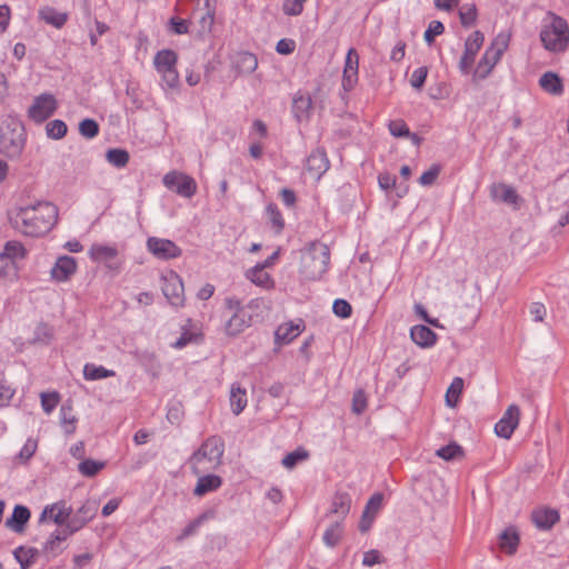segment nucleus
I'll return each mask as SVG.
<instances>
[{"mask_svg":"<svg viewBox=\"0 0 569 569\" xmlns=\"http://www.w3.org/2000/svg\"><path fill=\"white\" fill-rule=\"evenodd\" d=\"M333 313L342 319L349 318L352 313L351 305L345 299H336L332 306Z\"/></svg>","mask_w":569,"mask_h":569,"instance_id":"obj_57","label":"nucleus"},{"mask_svg":"<svg viewBox=\"0 0 569 569\" xmlns=\"http://www.w3.org/2000/svg\"><path fill=\"white\" fill-rule=\"evenodd\" d=\"M206 515H200L198 516L196 519H193L192 521H190L181 531V533L177 537V541H182L184 539H187L188 537H191L193 535L197 533L198 529L200 528V526L202 525V522L204 521L206 519Z\"/></svg>","mask_w":569,"mask_h":569,"instance_id":"obj_49","label":"nucleus"},{"mask_svg":"<svg viewBox=\"0 0 569 569\" xmlns=\"http://www.w3.org/2000/svg\"><path fill=\"white\" fill-rule=\"evenodd\" d=\"M299 274L305 281H317L327 272L330 263V249L327 244L315 240L299 250Z\"/></svg>","mask_w":569,"mask_h":569,"instance_id":"obj_2","label":"nucleus"},{"mask_svg":"<svg viewBox=\"0 0 569 569\" xmlns=\"http://www.w3.org/2000/svg\"><path fill=\"white\" fill-rule=\"evenodd\" d=\"M46 132L49 138L59 140V139H62L67 134L68 127L64 121L54 119L47 123Z\"/></svg>","mask_w":569,"mask_h":569,"instance_id":"obj_45","label":"nucleus"},{"mask_svg":"<svg viewBox=\"0 0 569 569\" xmlns=\"http://www.w3.org/2000/svg\"><path fill=\"white\" fill-rule=\"evenodd\" d=\"M39 18L43 20L46 23L60 29L68 21V13L60 12L53 7H44L39 10Z\"/></svg>","mask_w":569,"mask_h":569,"instance_id":"obj_30","label":"nucleus"},{"mask_svg":"<svg viewBox=\"0 0 569 569\" xmlns=\"http://www.w3.org/2000/svg\"><path fill=\"white\" fill-rule=\"evenodd\" d=\"M11 226L24 236L38 238L47 234L58 221V208L48 201L19 206L9 213Z\"/></svg>","mask_w":569,"mask_h":569,"instance_id":"obj_1","label":"nucleus"},{"mask_svg":"<svg viewBox=\"0 0 569 569\" xmlns=\"http://www.w3.org/2000/svg\"><path fill=\"white\" fill-rule=\"evenodd\" d=\"M490 196L493 200H498L509 204H517L519 196L516 189L506 183H496L490 188Z\"/></svg>","mask_w":569,"mask_h":569,"instance_id":"obj_29","label":"nucleus"},{"mask_svg":"<svg viewBox=\"0 0 569 569\" xmlns=\"http://www.w3.org/2000/svg\"><path fill=\"white\" fill-rule=\"evenodd\" d=\"M309 452L303 448H298L292 452L286 455L281 461L282 466L287 469L295 468L299 462L307 460Z\"/></svg>","mask_w":569,"mask_h":569,"instance_id":"obj_44","label":"nucleus"},{"mask_svg":"<svg viewBox=\"0 0 569 569\" xmlns=\"http://www.w3.org/2000/svg\"><path fill=\"white\" fill-rule=\"evenodd\" d=\"M367 408V397L363 390H357L352 397V411L361 415Z\"/></svg>","mask_w":569,"mask_h":569,"instance_id":"obj_62","label":"nucleus"},{"mask_svg":"<svg viewBox=\"0 0 569 569\" xmlns=\"http://www.w3.org/2000/svg\"><path fill=\"white\" fill-rule=\"evenodd\" d=\"M31 512L28 507L22 505L14 506L12 513L6 519L4 526L17 532L22 533L26 530V526L30 520Z\"/></svg>","mask_w":569,"mask_h":569,"instance_id":"obj_19","label":"nucleus"},{"mask_svg":"<svg viewBox=\"0 0 569 569\" xmlns=\"http://www.w3.org/2000/svg\"><path fill=\"white\" fill-rule=\"evenodd\" d=\"M251 325V316L247 311L234 312L227 320L224 331L230 337H236Z\"/></svg>","mask_w":569,"mask_h":569,"instance_id":"obj_23","label":"nucleus"},{"mask_svg":"<svg viewBox=\"0 0 569 569\" xmlns=\"http://www.w3.org/2000/svg\"><path fill=\"white\" fill-rule=\"evenodd\" d=\"M351 508V497L348 492L337 491L331 501V506L329 511L326 513L327 517L338 516L339 521H343V519L348 516Z\"/></svg>","mask_w":569,"mask_h":569,"instance_id":"obj_21","label":"nucleus"},{"mask_svg":"<svg viewBox=\"0 0 569 569\" xmlns=\"http://www.w3.org/2000/svg\"><path fill=\"white\" fill-rule=\"evenodd\" d=\"M60 422L64 433L72 435L74 432L77 418L72 415V407L70 405L61 406Z\"/></svg>","mask_w":569,"mask_h":569,"instance_id":"obj_38","label":"nucleus"},{"mask_svg":"<svg viewBox=\"0 0 569 569\" xmlns=\"http://www.w3.org/2000/svg\"><path fill=\"white\" fill-rule=\"evenodd\" d=\"M162 182L169 190L183 198H192L197 193L196 180L183 172L170 171L164 174Z\"/></svg>","mask_w":569,"mask_h":569,"instance_id":"obj_9","label":"nucleus"},{"mask_svg":"<svg viewBox=\"0 0 569 569\" xmlns=\"http://www.w3.org/2000/svg\"><path fill=\"white\" fill-rule=\"evenodd\" d=\"M519 540V533L516 528L509 527L500 533V548L507 553L512 555L517 551Z\"/></svg>","mask_w":569,"mask_h":569,"instance_id":"obj_33","label":"nucleus"},{"mask_svg":"<svg viewBox=\"0 0 569 569\" xmlns=\"http://www.w3.org/2000/svg\"><path fill=\"white\" fill-rule=\"evenodd\" d=\"M161 290L168 302L174 308L183 307L186 298L183 282L180 276L170 270L161 276Z\"/></svg>","mask_w":569,"mask_h":569,"instance_id":"obj_8","label":"nucleus"},{"mask_svg":"<svg viewBox=\"0 0 569 569\" xmlns=\"http://www.w3.org/2000/svg\"><path fill=\"white\" fill-rule=\"evenodd\" d=\"M359 56L355 48L348 50L342 74V88L350 91L358 82Z\"/></svg>","mask_w":569,"mask_h":569,"instance_id":"obj_15","label":"nucleus"},{"mask_svg":"<svg viewBox=\"0 0 569 569\" xmlns=\"http://www.w3.org/2000/svg\"><path fill=\"white\" fill-rule=\"evenodd\" d=\"M247 277L260 287H268L271 282V277L264 271V268L259 263L248 270Z\"/></svg>","mask_w":569,"mask_h":569,"instance_id":"obj_42","label":"nucleus"},{"mask_svg":"<svg viewBox=\"0 0 569 569\" xmlns=\"http://www.w3.org/2000/svg\"><path fill=\"white\" fill-rule=\"evenodd\" d=\"M539 86L543 91L552 96H561L565 91L561 78L552 71H547L540 77Z\"/></svg>","mask_w":569,"mask_h":569,"instance_id":"obj_28","label":"nucleus"},{"mask_svg":"<svg viewBox=\"0 0 569 569\" xmlns=\"http://www.w3.org/2000/svg\"><path fill=\"white\" fill-rule=\"evenodd\" d=\"M535 526L541 530H549L559 521V512L551 508L536 509L531 513Z\"/></svg>","mask_w":569,"mask_h":569,"instance_id":"obj_22","label":"nucleus"},{"mask_svg":"<svg viewBox=\"0 0 569 569\" xmlns=\"http://www.w3.org/2000/svg\"><path fill=\"white\" fill-rule=\"evenodd\" d=\"M445 31V26L442 22L438 20H432L427 30L425 31L423 39L428 44H432L435 42V38L437 36L442 34Z\"/></svg>","mask_w":569,"mask_h":569,"instance_id":"obj_51","label":"nucleus"},{"mask_svg":"<svg viewBox=\"0 0 569 569\" xmlns=\"http://www.w3.org/2000/svg\"><path fill=\"white\" fill-rule=\"evenodd\" d=\"M463 389V379L460 377L453 378L446 393V402L449 407H455Z\"/></svg>","mask_w":569,"mask_h":569,"instance_id":"obj_43","label":"nucleus"},{"mask_svg":"<svg viewBox=\"0 0 569 569\" xmlns=\"http://www.w3.org/2000/svg\"><path fill=\"white\" fill-rule=\"evenodd\" d=\"M508 46L509 36L499 33L479 60L475 76L481 80L486 79L492 71L493 67L500 61L503 52L508 49Z\"/></svg>","mask_w":569,"mask_h":569,"instance_id":"obj_6","label":"nucleus"},{"mask_svg":"<svg viewBox=\"0 0 569 569\" xmlns=\"http://www.w3.org/2000/svg\"><path fill=\"white\" fill-rule=\"evenodd\" d=\"M7 259L10 261H14L16 259H22L27 254V250L23 244L19 241L12 240L8 241L4 244L3 252H1Z\"/></svg>","mask_w":569,"mask_h":569,"instance_id":"obj_40","label":"nucleus"},{"mask_svg":"<svg viewBox=\"0 0 569 569\" xmlns=\"http://www.w3.org/2000/svg\"><path fill=\"white\" fill-rule=\"evenodd\" d=\"M16 390L8 383L4 373L0 377V408L10 403Z\"/></svg>","mask_w":569,"mask_h":569,"instance_id":"obj_50","label":"nucleus"},{"mask_svg":"<svg viewBox=\"0 0 569 569\" xmlns=\"http://www.w3.org/2000/svg\"><path fill=\"white\" fill-rule=\"evenodd\" d=\"M63 542V537L60 536V532L54 530L46 543L43 545V551L48 553L57 555L58 551L61 550L60 543Z\"/></svg>","mask_w":569,"mask_h":569,"instance_id":"obj_53","label":"nucleus"},{"mask_svg":"<svg viewBox=\"0 0 569 569\" xmlns=\"http://www.w3.org/2000/svg\"><path fill=\"white\" fill-rule=\"evenodd\" d=\"M222 485V478L213 473H201L199 475L198 481L193 489V495L202 497L209 492L216 491Z\"/></svg>","mask_w":569,"mask_h":569,"instance_id":"obj_26","label":"nucleus"},{"mask_svg":"<svg viewBox=\"0 0 569 569\" xmlns=\"http://www.w3.org/2000/svg\"><path fill=\"white\" fill-rule=\"evenodd\" d=\"M99 123L91 118H86L79 123V132L86 139H93L99 134Z\"/></svg>","mask_w":569,"mask_h":569,"instance_id":"obj_47","label":"nucleus"},{"mask_svg":"<svg viewBox=\"0 0 569 569\" xmlns=\"http://www.w3.org/2000/svg\"><path fill=\"white\" fill-rule=\"evenodd\" d=\"M60 396L58 392H42L41 406L44 412L50 413L59 403Z\"/></svg>","mask_w":569,"mask_h":569,"instance_id":"obj_54","label":"nucleus"},{"mask_svg":"<svg viewBox=\"0 0 569 569\" xmlns=\"http://www.w3.org/2000/svg\"><path fill=\"white\" fill-rule=\"evenodd\" d=\"M329 167L330 162L323 148L311 151L306 161V170L317 180L327 172Z\"/></svg>","mask_w":569,"mask_h":569,"instance_id":"obj_16","label":"nucleus"},{"mask_svg":"<svg viewBox=\"0 0 569 569\" xmlns=\"http://www.w3.org/2000/svg\"><path fill=\"white\" fill-rule=\"evenodd\" d=\"M148 250L158 259L170 260L181 256L182 250L171 240L150 237L147 240Z\"/></svg>","mask_w":569,"mask_h":569,"instance_id":"obj_13","label":"nucleus"},{"mask_svg":"<svg viewBox=\"0 0 569 569\" xmlns=\"http://www.w3.org/2000/svg\"><path fill=\"white\" fill-rule=\"evenodd\" d=\"M266 213L274 232L278 234L281 233L284 228V220L278 206L276 203H269L266 208Z\"/></svg>","mask_w":569,"mask_h":569,"instance_id":"obj_39","label":"nucleus"},{"mask_svg":"<svg viewBox=\"0 0 569 569\" xmlns=\"http://www.w3.org/2000/svg\"><path fill=\"white\" fill-rule=\"evenodd\" d=\"M37 447H38L37 441L31 439V438H29L26 441V443L23 445V447L21 448V450L19 451V453L17 455V458L21 462L29 461L33 457V455H34V452L37 450Z\"/></svg>","mask_w":569,"mask_h":569,"instance_id":"obj_58","label":"nucleus"},{"mask_svg":"<svg viewBox=\"0 0 569 569\" xmlns=\"http://www.w3.org/2000/svg\"><path fill=\"white\" fill-rule=\"evenodd\" d=\"M312 100L309 94L296 96L292 100V113L298 122L308 121L311 116Z\"/></svg>","mask_w":569,"mask_h":569,"instance_id":"obj_27","label":"nucleus"},{"mask_svg":"<svg viewBox=\"0 0 569 569\" xmlns=\"http://www.w3.org/2000/svg\"><path fill=\"white\" fill-rule=\"evenodd\" d=\"M436 455L446 461H450V460L456 459L457 457L462 456L463 450L458 443L451 442L447 446L439 448L436 451Z\"/></svg>","mask_w":569,"mask_h":569,"instance_id":"obj_48","label":"nucleus"},{"mask_svg":"<svg viewBox=\"0 0 569 569\" xmlns=\"http://www.w3.org/2000/svg\"><path fill=\"white\" fill-rule=\"evenodd\" d=\"M183 417L182 405L180 402L171 403L167 411V419L171 425H179Z\"/></svg>","mask_w":569,"mask_h":569,"instance_id":"obj_61","label":"nucleus"},{"mask_svg":"<svg viewBox=\"0 0 569 569\" xmlns=\"http://www.w3.org/2000/svg\"><path fill=\"white\" fill-rule=\"evenodd\" d=\"M77 271V261L73 257H59L51 269V277L57 281L68 280Z\"/></svg>","mask_w":569,"mask_h":569,"instance_id":"obj_20","label":"nucleus"},{"mask_svg":"<svg viewBox=\"0 0 569 569\" xmlns=\"http://www.w3.org/2000/svg\"><path fill=\"white\" fill-rule=\"evenodd\" d=\"M26 144L24 127L11 121L0 128V150L8 158H18Z\"/></svg>","mask_w":569,"mask_h":569,"instance_id":"obj_5","label":"nucleus"},{"mask_svg":"<svg viewBox=\"0 0 569 569\" xmlns=\"http://www.w3.org/2000/svg\"><path fill=\"white\" fill-rule=\"evenodd\" d=\"M296 49V42L292 39H281L276 44V51L279 54H291Z\"/></svg>","mask_w":569,"mask_h":569,"instance_id":"obj_63","label":"nucleus"},{"mask_svg":"<svg viewBox=\"0 0 569 569\" xmlns=\"http://www.w3.org/2000/svg\"><path fill=\"white\" fill-rule=\"evenodd\" d=\"M383 495L381 492L373 493L366 503L363 511L370 515H377L382 507Z\"/></svg>","mask_w":569,"mask_h":569,"instance_id":"obj_60","label":"nucleus"},{"mask_svg":"<svg viewBox=\"0 0 569 569\" xmlns=\"http://www.w3.org/2000/svg\"><path fill=\"white\" fill-rule=\"evenodd\" d=\"M428 76V68L427 67H419L417 68L410 77V84L416 90H421L425 86L426 79Z\"/></svg>","mask_w":569,"mask_h":569,"instance_id":"obj_55","label":"nucleus"},{"mask_svg":"<svg viewBox=\"0 0 569 569\" xmlns=\"http://www.w3.org/2000/svg\"><path fill=\"white\" fill-rule=\"evenodd\" d=\"M103 468L104 462L92 459H83L78 466L79 472L84 477H94Z\"/></svg>","mask_w":569,"mask_h":569,"instance_id":"obj_46","label":"nucleus"},{"mask_svg":"<svg viewBox=\"0 0 569 569\" xmlns=\"http://www.w3.org/2000/svg\"><path fill=\"white\" fill-rule=\"evenodd\" d=\"M13 556L19 562L21 569H28L36 562V559L39 556V550L33 547L26 548L20 546L13 550Z\"/></svg>","mask_w":569,"mask_h":569,"instance_id":"obj_32","label":"nucleus"},{"mask_svg":"<svg viewBox=\"0 0 569 569\" xmlns=\"http://www.w3.org/2000/svg\"><path fill=\"white\" fill-rule=\"evenodd\" d=\"M478 17V10L475 3H466L459 10L460 22L465 28L475 24Z\"/></svg>","mask_w":569,"mask_h":569,"instance_id":"obj_41","label":"nucleus"},{"mask_svg":"<svg viewBox=\"0 0 569 569\" xmlns=\"http://www.w3.org/2000/svg\"><path fill=\"white\" fill-rule=\"evenodd\" d=\"M343 535L342 521L336 520L325 531L322 540L327 547L335 548L341 540Z\"/></svg>","mask_w":569,"mask_h":569,"instance_id":"obj_35","label":"nucleus"},{"mask_svg":"<svg viewBox=\"0 0 569 569\" xmlns=\"http://www.w3.org/2000/svg\"><path fill=\"white\" fill-rule=\"evenodd\" d=\"M305 329V323L301 319L297 323L290 321L279 326L274 332L276 342L290 343L297 338Z\"/></svg>","mask_w":569,"mask_h":569,"instance_id":"obj_24","label":"nucleus"},{"mask_svg":"<svg viewBox=\"0 0 569 569\" xmlns=\"http://www.w3.org/2000/svg\"><path fill=\"white\" fill-rule=\"evenodd\" d=\"M72 508L67 507L64 501H58L52 505H48L42 510L39 521L43 522L49 517L56 525L62 527L70 520Z\"/></svg>","mask_w":569,"mask_h":569,"instance_id":"obj_17","label":"nucleus"},{"mask_svg":"<svg viewBox=\"0 0 569 569\" xmlns=\"http://www.w3.org/2000/svg\"><path fill=\"white\" fill-rule=\"evenodd\" d=\"M441 171V167L438 163H433L427 171H425L420 178L419 183L422 186H431L437 180L439 173Z\"/></svg>","mask_w":569,"mask_h":569,"instance_id":"obj_56","label":"nucleus"},{"mask_svg":"<svg viewBox=\"0 0 569 569\" xmlns=\"http://www.w3.org/2000/svg\"><path fill=\"white\" fill-rule=\"evenodd\" d=\"M98 511V503L94 500H87L81 507L72 512L70 520L72 521L73 530H80L89 521H91Z\"/></svg>","mask_w":569,"mask_h":569,"instance_id":"obj_18","label":"nucleus"},{"mask_svg":"<svg viewBox=\"0 0 569 569\" xmlns=\"http://www.w3.org/2000/svg\"><path fill=\"white\" fill-rule=\"evenodd\" d=\"M552 21L550 26H546L540 32V40L543 47L553 52L563 51L569 41V27L567 21L555 14L550 13Z\"/></svg>","mask_w":569,"mask_h":569,"instance_id":"obj_4","label":"nucleus"},{"mask_svg":"<svg viewBox=\"0 0 569 569\" xmlns=\"http://www.w3.org/2000/svg\"><path fill=\"white\" fill-rule=\"evenodd\" d=\"M520 410L517 405H510L500 420L495 425V432L498 437L510 439L519 425Z\"/></svg>","mask_w":569,"mask_h":569,"instance_id":"obj_14","label":"nucleus"},{"mask_svg":"<svg viewBox=\"0 0 569 569\" xmlns=\"http://www.w3.org/2000/svg\"><path fill=\"white\" fill-rule=\"evenodd\" d=\"M117 256L118 249L116 246L93 243L89 249V257L92 261L104 263L114 273H119L121 270V262L114 261Z\"/></svg>","mask_w":569,"mask_h":569,"instance_id":"obj_11","label":"nucleus"},{"mask_svg":"<svg viewBox=\"0 0 569 569\" xmlns=\"http://www.w3.org/2000/svg\"><path fill=\"white\" fill-rule=\"evenodd\" d=\"M230 406L232 412L238 416L247 406V392L240 385L233 383L230 390Z\"/></svg>","mask_w":569,"mask_h":569,"instance_id":"obj_34","label":"nucleus"},{"mask_svg":"<svg viewBox=\"0 0 569 569\" xmlns=\"http://www.w3.org/2000/svg\"><path fill=\"white\" fill-rule=\"evenodd\" d=\"M485 36L481 31H473L465 42V51L459 61L462 73H468L475 62V58L483 44Z\"/></svg>","mask_w":569,"mask_h":569,"instance_id":"obj_12","label":"nucleus"},{"mask_svg":"<svg viewBox=\"0 0 569 569\" xmlns=\"http://www.w3.org/2000/svg\"><path fill=\"white\" fill-rule=\"evenodd\" d=\"M305 4L298 0H284L282 4V11L286 16L297 17L303 12Z\"/></svg>","mask_w":569,"mask_h":569,"instance_id":"obj_59","label":"nucleus"},{"mask_svg":"<svg viewBox=\"0 0 569 569\" xmlns=\"http://www.w3.org/2000/svg\"><path fill=\"white\" fill-rule=\"evenodd\" d=\"M114 371L104 368L103 366H96L93 363H87L83 368V377L86 380H100L109 377H113Z\"/></svg>","mask_w":569,"mask_h":569,"instance_id":"obj_37","label":"nucleus"},{"mask_svg":"<svg viewBox=\"0 0 569 569\" xmlns=\"http://www.w3.org/2000/svg\"><path fill=\"white\" fill-rule=\"evenodd\" d=\"M388 128L390 133L396 138H406L410 134V130L402 119L391 120Z\"/></svg>","mask_w":569,"mask_h":569,"instance_id":"obj_52","label":"nucleus"},{"mask_svg":"<svg viewBox=\"0 0 569 569\" xmlns=\"http://www.w3.org/2000/svg\"><path fill=\"white\" fill-rule=\"evenodd\" d=\"M106 159L113 167L121 169L128 164L130 160V154L124 149L113 148L107 151Z\"/></svg>","mask_w":569,"mask_h":569,"instance_id":"obj_36","label":"nucleus"},{"mask_svg":"<svg viewBox=\"0 0 569 569\" xmlns=\"http://www.w3.org/2000/svg\"><path fill=\"white\" fill-rule=\"evenodd\" d=\"M177 62L178 54L171 49H162L153 57L154 69L161 74L162 81L170 89H176L180 84Z\"/></svg>","mask_w":569,"mask_h":569,"instance_id":"obj_7","label":"nucleus"},{"mask_svg":"<svg viewBox=\"0 0 569 569\" xmlns=\"http://www.w3.org/2000/svg\"><path fill=\"white\" fill-rule=\"evenodd\" d=\"M382 561L383 560H382L380 552L376 549H372V550L365 552L363 559H362V565L366 567H372L375 565L381 563Z\"/></svg>","mask_w":569,"mask_h":569,"instance_id":"obj_64","label":"nucleus"},{"mask_svg":"<svg viewBox=\"0 0 569 569\" xmlns=\"http://www.w3.org/2000/svg\"><path fill=\"white\" fill-rule=\"evenodd\" d=\"M57 100L51 93H41L36 97L33 103L28 109V116L37 123L49 119L57 110Z\"/></svg>","mask_w":569,"mask_h":569,"instance_id":"obj_10","label":"nucleus"},{"mask_svg":"<svg viewBox=\"0 0 569 569\" xmlns=\"http://www.w3.org/2000/svg\"><path fill=\"white\" fill-rule=\"evenodd\" d=\"M234 67L241 74H250L258 67L257 57L248 51L239 52L234 59Z\"/></svg>","mask_w":569,"mask_h":569,"instance_id":"obj_31","label":"nucleus"},{"mask_svg":"<svg viewBox=\"0 0 569 569\" xmlns=\"http://www.w3.org/2000/svg\"><path fill=\"white\" fill-rule=\"evenodd\" d=\"M411 340L421 348H430L437 342V335L425 325H416L410 329Z\"/></svg>","mask_w":569,"mask_h":569,"instance_id":"obj_25","label":"nucleus"},{"mask_svg":"<svg viewBox=\"0 0 569 569\" xmlns=\"http://www.w3.org/2000/svg\"><path fill=\"white\" fill-rule=\"evenodd\" d=\"M224 441L219 436L207 438L190 456L188 463L193 475L217 470L222 465Z\"/></svg>","mask_w":569,"mask_h":569,"instance_id":"obj_3","label":"nucleus"}]
</instances>
